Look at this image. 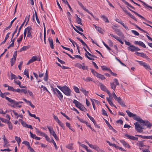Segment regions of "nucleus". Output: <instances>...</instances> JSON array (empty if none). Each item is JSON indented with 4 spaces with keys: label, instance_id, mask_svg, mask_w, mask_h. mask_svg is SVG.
<instances>
[{
    "label": "nucleus",
    "instance_id": "9d476101",
    "mask_svg": "<svg viewBox=\"0 0 152 152\" xmlns=\"http://www.w3.org/2000/svg\"><path fill=\"white\" fill-rule=\"evenodd\" d=\"M128 48L129 50L132 52L140 50V49L138 48V47H136L135 46L132 45L129 47Z\"/></svg>",
    "mask_w": 152,
    "mask_h": 152
},
{
    "label": "nucleus",
    "instance_id": "58836bf2",
    "mask_svg": "<svg viewBox=\"0 0 152 152\" xmlns=\"http://www.w3.org/2000/svg\"><path fill=\"white\" fill-rule=\"evenodd\" d=\"M125 136L127 137L129 139L134 140V136H131V135H129L127 134H125Z\"/></svg>",
    "mask_w": 152,
    "mask_h": 152
},
{
    "label": "nucleus",
    "instance_id": "a18cd8bd",
    "mask_svg": "<svg viewBox=\"0 0 152 152\" xmlns=\"http://www.w3.org/2000/svg\"><path fill=\"white\" fill-rule=\"evenodd\" d=\"M73 145V144H69L68 145L66 146V147L68 149H73V147L72 145Z\"/></svg>",
    "mask_w": 152,
    "mask_h": 152
},
{
    "label": "nucleus",
    "instance_id": "4468645a",
    "mask_svg": "<svg viewBox=\"0 0 152 152\" xmlns=\"http://www.w3.org/2000/svg\"><path fill=\"white\" fill-rule=\"evenodd\" d=\"M120 142L123 144V145L126 148H130V146L129 144L126 142L124 140H120Z\"/></svg>",
    "mask_w": 152,
    "mask_h": 152
},
{
    "label": "nucleus",
    "instance_id": "b1692460",
    "mask_svg": "<svg viewBox=\"0 0 152 152\" xmlns=\"http://www.w3.org/2000/svg\"><path fill=\"white\" fill-rule=\"evenodd\" d=\"M122 106L126 107V106L125 105L124 102V101H122V100L120 98V100H119L118 101H117Z\"/></svg>",
    "mask_w": 152,
    "mask_h": 152
},
{
    "label": "nucleus",
    "instance_id": "9b49d317",
    "mask_svg": "<svg viewBox=\"0 0 152 152\" xmlns=\"http://www.w3.org/2000/svg\"><path fill=\"white\" fill-rule=\"evenodd\" d=\"M31 30L32 28L30 26H28L26 28V30L28 33L27 37L32 38V35L31 34L32 33Z\"/></svg>",
    "mask_w": 152,
    "mask_h": 152
},
{
    "label": "nucleus",
    "instance_id": "0e129e2a",
    "mask_svg": "<svg viewBox=\"0 0 152 152\" xmlns=\"http://www.w3.org/2000/svg\"><path fill=\"white\" fill-rule=\"evenodd\" d=\"M15 61H14L13 58H12L11 59L10 62L12 66L14 64Z\"/></svg>",
    "mask_w": 152,
    "mask_h": 152
},
{
    "label": "nucleus",
    "instance_id": "864d4df0",
    "mask_svg": "<svg viewBox=\"0 0 152 152\" xmlns=\"http://www.w3.org/2000/svg\"><path fill=\"white\" fill-rule=\"evenodd\" d=\"M26 19H25V20H24V22L20 26V27L18 29V30L19 31V32L20 31L21 29L22 28L24 24L26 22Z\"/></svg>",
    "mask_w": 152,
    "mask_h": 152
},
{
    "label": "nucleus",
    "instance_id": "c85d7f7f",
    "mask_svg": "<svg viewBox=\"0 0 152 152\" xmlns=\"http://www.w3.org/2000/svg\"><path fill=\"white\" fill-rule=\"evenodd\" d=\"M76 16L77 17V23L79 24H80L81 25H82V23H81V18H79L78 17L77 15L76 14Z\"/></svg>",
    "mask_w": 152,
    "mask_h": 152
},
{
    "label": "nucleus",
    "instance_id": "4be33fe9",
    "mask_svg": "<svg viewBox=\"0 0 152 152\" xmlns=\"http://www.w3.org/2000/svg\"><path fill=\"white\" fill-rule=\"evenodd\" d=\"M114 29L115 32L116 33L118 36H121L122 35V33L120 30L117 28H114Z\"/></svg>",
    "mask_w": 152,
    "mask_h": 152
},
{
    "label": "nucleus",
    "instance_id": "79ce46f5",
    "mask_svg": "<svg viewBox=\"0 0 152 152\" xmlns=\"http://www.w3.org/2000/svg\"><path fill=\"white\" fill-rule=\"evenodd\" d=\"M127 15L129 16L131 18L134 20H135L137 21V20L136 18H135L134 16L132 14H131L130 12L127 13Z\"/></svg>",
    "mask_w": 152,
    "mask_h": 152
},
{
    "label": "nucleus",
    "instance_id": "f03ea898",
    "mask_svg": "<svg viewBox=\"0 0 152 152\" xmlns=\"http://www.w3.org/2000/svg\"><path fill=\"white\" fill-rule=\"evenodd\" d=\"M57 87L62 91L67 96H70L71 91L70 89L66 86H57Z\"/></svg>",
    "mask_w": 152,
    "mask_h": 152
},
{
    "label": "nucleus",
    "instance_id": "ea45409f",
    "mask_svg": "<svg viewBox=\"0 0 152 152\" xmlns=\"http://www.w3.org/2000/svg\"><path fill=\"white\" fill-rule=\"evenodd\" d=\"M84 80L86 82H88L91 81H92V79L90 77H87L86 79L83 78Z\"/></svg>",
    "mask_w": 152,
    "mask_h": 152
},
{
    "label": "nucleus",
    "instance_id": "c756f323",
    "mask_svg": "<svg viewBox=\"0 0 152 152\" xmlns=\"http://www.w3.org/2000/svg\"><path fill=\"white\" fill-rule=\"evenodd\" d=\"M89 146L90 148H92L95 150L96 151L97 148H98V147L97 145H93L92 144L89 145Z\"/></svg>",
    "mask_w": 152,
    "mask_h": 152
},
{
    "label": "nucleus",
    "instance_id": "39448f33",
    "mask_svg": "<svg viewBox=\"0 0 152 152\" xmlns=\"http://www.w3.org/2000/svg\"><path fill=\"white\" fill-rule=\"evenodd\" d=\"M5 98L6 100H7L9 102L11 103V104H13V105H11L10 106L13 107H17L18 105V102H16L15 100L12 99L8 97L7 96H5Z\"/></svg>",
    "mask_w": 152,
    "mask_h": 152
},
{
    "label": "nucleus",
    "instance_id": "680f3d73",
    "mask_svg": "<svg viewBox=\"0 0 152 152\" xmlns=\"http://www.w3.org/2000/svg\"><path fill=\"white\" fill-rule=\"evenodd\" d=\"M28 148L31 152H35L34 149L32 148L30 146H28Z\"/></svg>",
    "mask_w": 152,
    "mask_h": 152
},
{
    "label": "nucleus",
    "instance_id": "603ef678",
    "mask_svg": "<svg viewBox=\"0 0 152 152\" xmlns=\"http://www.w3.org/2000/svg\"><path fill=\"white\" fill-rule=\"evenodd\" d=\"M91 72L94 74V76H96L98 73L96 72L94 69H91Z\"/></svg>",
    "mask_w": 152,
    "mask_h": 152
},
{
    "label": "nucleus",
    "instance_id": "a19ab883",
    "mask_svg": "<svg viewBox=\"0 0 152 152\" xmlns=\"http://www.w3.org/2000/svg\"><path fill=\"white\" fill-rule=\"evenodd\" d=\"M15 139L16 140V141L17 142L18 144H19V143L21 142V140L20 138L18 137L17 136H15Z\"/></svg>",
    "mask_w": 152,
    "mask_h": 152
},
{
    "label": "nucleus",
    "instance_id": "423d86ee",
    "mask_svg": "<svg viewBox=\"0 0 152 152\" xmlns=\"http://www.w3.org/2000/svg\"><path fill=\"white\" fill-rule=\"evenodd\" d=\"M99 85L102 91H104L107 93L109 97H111V96L110 92L107 89L106 86L101 83H99Z\"/></svg>",
    "mask_w": 152,
    "mask_h": 152
},
{
    "label": "nucleus",
    "instance_id": "f3484780",
    "mask_svg": "<svg viewBox=\"0 0 152 152\" xmlns=\"http://www.w3.org/2000/svg\"><path fill=\"white\" fill-rule=\"evenodd\" d=\"M48 41L49 42L50 48L51 49L54 48V45L53 43V41L52 39L50 37L48 38Z\"/></svg>",
    "mask_w": 152,
    "mask_h": 152
},
{
    "label": "nucleus",
    "instance_id": "cd10ccee",
    "mask_svg": "<svg viewBox=\"0 0 152 152\" xmlns=\"http://www.w3.org/2000/svg\"><path fill=\"white\" fill-rule=\"evenodd\" d=\"M107 99L108 102L109 104L111 106H113L114 105V104L112 102V100H111L110 98L109 97H107Z\"/></svg>",
    "mask_w": 152,
    "mask_h": 152
},
{
    "label": "nucleus",
    "instance_id": "37998d69",
    "mask_svg": "<svg viewBox=\"0 0 152 152\" xmlns=\"http://www.w3.org/2000/svg\"><path fill=\"white\" fill-rule=\"evenodd\" d=\"M17 51H15L14 53V54L13 55V58H13L14 61H15V60H16V58L17 55Z\"/></svg>",
    "mask_w": 152,
    "mask_h": 152
},
{
    "label": "nucleus",
    "instance_id": "5701e85b",
    "mask_svg": "<svg viewBox=\"0 0 152 152\" xmlns=\"http://www.w3.org/2000/svg\"><path fill=\"white\" fill-rule=\"evenodd\" d=\"M101 17L102 18L105 22L109 23V21L108 20V18L104 15H102L101 16Z\"/></svg>",
    "mask_w": 152,
    "mask_h": 152
},
{
    "label": "nucleus",
    "instance_id": "338daca9",
    "mask_svg": "<svg viewBox=\"0 0 152 152\" xmlns=\"http://www.w3.org/2000/svg\"><path fill=\"white\" fill-rule=\"evenodd\" d=\"M82 65L80 64L77 63L76 64V66L78 68L80 69H81L82 67Z\"/></svg>",
    "mask_w": 152,
    "mask_h": 152
},
{
    "label": "nucleus",
    "instance_id": "09e8293b",
    "mask_svg": "<svg viewBox=\"0 0 152 152\" xmlns=\"http://www.w3.org/2000/svg\"><path fill=\"white\" fill-rule=\"evenodd\" d=\"M22 143L24 144L27 146H28H28H30L29 143L27 141H24L22 142Z\"/></svg>",
    "mask_w": 152,
    "mask_h": 152
},
{
    "label": "nucleus",
    "instance_id": "774afa93",
    "mask_svg": "<svg viewBox=\"0 0 152 152\" xmlns=\"http://www.w3.org/2000/svg\"><path fill=\"white\" fill-rule=\"evenodd\" d=\"M45 137L47 141L49 142H51L50 139L48 137L47 135H46Z\"/></svg>",
    "mask_w": 152,
    "mask_h": 152
},
{
    "label": "nucleus",
    "instance_id": "f704fd0d",
    "mask_svg": "<svg viewBox=\"0 0 152 152\" xmlns=\"http://www.w3.org/2000/svg\"><path fill=\"white\" fill-rule=\"evenodd\" d=\"M86 53H85V56L86 57H87L88 59L91 60H94V58L90 57L88 56V53L89 52H88L87 50H86Z\"/></svg>",
    "mask_w": 152,
    "mask_h": 152
},
{
    "label": "nucleus",
    "instance_id": "de8ad7c7",
    "mask_svg": "<svg viewBox=\"0 0 152 152\" xmlns=\"http://www.w3.org/2000/svg\"><path fill=\"white\" fill-rule=\"evenodd\" d=\"M141 2V3H142L143 4V5L146 6V7H148L152 9V7L150 6H149L147 4H146L145 2L144 1H141V0H139Z\"/></svg>",
    "mask_w": 152,
    "mask_h": 152
},
{
    "label": "nucleus",
    "instance_id": "bb28decb",
    "mask_svg": "<svg viewBox=\"0 0 152 152\" xmlns=\"http://www.w3.org/2000/svg\"><path fill=\"white\" fill-rule=\"evenodd\" d=\"M140 56L143 58H145L147 60H148V59H149V58L145 54H144L143 53H141Z\"/></svg>",
    "mask_w": 152,
    "mask_h": 152
},
{
    "label": "nucleus",
    "instance_id": "473e14b6",
    "mask_svg": "<svg viewBox=\"0 0 152 152\" xmlns=\"http://www.w3.org/2000/svg\"><path fill=\"white\" fill-rule=\"evenodd\" d=\"M86 53H85V56L86 57H87L88 59L91 60H94V58L90 57L88 56V53L89 52H88L87 50H86Z\"/></svg>",
    "mask_w": 152,
    "mask_h": 152
},
{
    "label": "nucleus",
    "instance_id": "6e6d98bb",
    "mask_svg": "<svg viewBox=\"0 0 152 152\" xmlns=\"http://www.w3.org/2000/svg\"><path fill=\"white\" fill-rule=\"evenodd\" d=\"M114 83H115V85H116V86H117V85H119V83L118 82V80L116 79V78H115L114 79Z\"/></svg>",
    "mask_w": 152,
    "mask_h": 152
},
{
    "label": "nucleus",
    "instance_id": "5fc2aeb1",
    "mask_svg": "<svg viewBox=\"0 0 152 152\" xmlns=\"http://www.w3.org/2000/svg\"><path fill=\"white\" fill-rule=\"evenodd\" d=\"M44 79V80L46 81H47L48 80V73L47 71H46V72L45 73Z\"/></svg>",
    "mask_w": 152,
    "mask_h": 152
},
{
    "label": "nucleus",
    "instance_id": "4d7b16f0",
    "mask_svg": "<svg viewBox=\"0 0 152 152\" xmlns=\"http://www.w3.org/2000/svg\"><path fill=\"white\" fill-rule=\"evenodd\" d=\"M113 97L117 101H118L119 100H120V99L121 98L120 97H117L116 95L113 96Z\"/></svg>",
    "mask_w": 152,
    "mask_h": 152
},
{
    "label": "nucleus",
    "instance_id": "e2e57ef3",
    "mask_svg": "<svg viewBox=\"0 0 152 152\" xmlns=\"http://www.w3.org/2000/svg\"><path fill=\"white\" fill-rule=\"evenodd\" d=\"M76 26V28H77L78 30H79V31H82V32H83V30L82 29V28H80V26Z\"/></svg>",
    "mask_w": 152,
    "mask_h": 152
},
{
    "label": "nucleus",
    "instance_id": "49530a36",
    "mask_svg": "<svg viewBox=\"0 0 152 152\" xmlns=\"http://www.w3.org/2000/svg\"><path fill=\"white\" fill-rule=\"evenodd\" d=\"M102 69L103 70H108L110 71V69L108 68L106 66H101Z\"/></svg>",
    "mask_w": 152,
    "mask_h": 152
},
{
    "label": "nucleus",
    "instance_id": "c9c22d12",
    "mask_svg": "<svg viewBox=\"0 0 152 152\" xmlns=\"http://www.w3.org/2000/svg\"><path fill=\"white\" fill-rule=\"evenodd\" d=\"M111 88L113 89L114 91L115 90L116 88V85L114 84L113 82L110 83Z\"/></svg>",
    "mask_w": 152,
    "mask_h": 152
},
{
    "label": "nucleus",
    "instance_id": "13d9d810",
    "mask_svg": "<svg viewBox=\"0 0 152 152\" xmlns=\"http://www.w3.org/2000/svg\"><path fill=\"white\" fill-rule=\"evenodd\" d=\"M35 17H36V20H37V22L39 24L40 22H39V19L38 18L37 12H36V11H35Z\"/></svg>",
    "mask_w": 152,
    "mask_h": 152
},
{
    "label": "nucleus",
    "instance_id": "2f4dec72",
    "mask_svg": "<svg viewBox=\"0 0 152 152\" xmlns=\"http://www.w3.org/2000/svg\"><path fill=\"white\" fill-rule=\"evenodd\" d=\"M7 124H8L9 129L12 130V125L10 121H8Z\"/></svg>",
    "mask_w": 152,
    "mask_h": 152
},
{
    "label": "nucleus",
    "instance_id": "412c9836",
    "mask_svg": "<svg viewBox=\"0 0 152 152\" xmlns=\"http://www.w3.org/2000/svg\"><path fill=\"white\" fill-rule=\"evenodd\" d=\"M93 26L100 33H102L103 32V30L99 27H98L96 26V25L94 24Z\"/></svg>",
    "mask_w": 152,
    "mask_h": 152
},
{
    "label": "nucleus",
    "instance_id": "052dcab7",
    "mask_svg": "<svg viewBox=\"0 0 152 152\" xmlns=\"http://www.w3.org/2000/svg\"><path fill=\"white\" fill-rule=\"evenodd\" d=\"M53 117L54 119L57 122H58L59 121H60L57 116H55V115H53Z\"/></svg>",
    "mask_w": 152,
    "mask_h": 152
},
{
    "label": "nucleus",
    "instance_id": "e433bc0d",
    "mask_svg": "<svg viewBox=\"0 0 152 152\" xmlns=\"http://www.w3.org/2000/svg\"><path fill=\"white\" fill-rule=\"evenodd\" d=\"M73 88L75 92L77 93H80L79 89L78 88L75 86H74Z\"/></svg>",
    "mask_w": 152,
    "mask_h": 152
},
{
    "label": "nucleus",
    "instance_id": "1a4fd4ad",
    "mask_svg": "<svg viewBox=\"0 0 152 152\" xmlns=\"http://www.w3.org/2000/svg\"><path fill=\"white\" fill-rule=\"evenodd\" d=\"M48 128L50 134H51L56 140L58 139V138L53 129L51 127H48Z\"/></svg>",
    "mask_w": 152,
    "mask_h": 152
},
{
    "label": "nucleus",
    "instance_id": "7ed1b4c3",
    "mask_svg": "<svg viewBox=\"0 0 152 152\" xmlns=\"http://www.w3.org/2000/svg\"><path fill=\"white\" fill-rule=\"evenodd\" d=\"M73 103L75 104L77 107L79 108L80 110L85 112L87 110L80 103L75 99H74L73 101Z\"/></svg>",
    "mask_w": 152,
    "mask_h": 152
},
{
    "label": "nucleus",
    "instance_id": "a878e982",
    "mask_svg": "<svg viewBox=\"0 0 152 152\" xmlns=\"http://www.w3.org/2000/svg\"><path fill=\"white\" fill-rule=\"evenodd\" d=\"M80 90L81 91H82L85 95H87L88 93V91H87L83 87H81L80 88Z\"/></svg>",
    "mask_w": 152,
    "mask_h": 152
},
{
    "label": "nucleus",
    "instance_id": "20e7f679",
    "mask_svg": "<svg viewBox=\"0 0 152 152\" xmlns=\"http://www.w3.org/2000/svg\"><path fill=\"white\" fill-rule=\"evenodd\" d=\"M52 90L54 92V94L58 97L59 99L61 100L63 98V95L61 92L56 88H54L51 87Z\"/></svg>",
    "mask_w": 152,
    "mask_h": 152
},
{
    "label": "nucleus",
    "instance_id": "69168bd1",
    "mask_svg": "<svg viewBox=\"0 0 152 152\" xmlns=\"http://www.w3.org/2000/svg\"><path fill=\"white\" fill-rule=\"evenodd\" d=\"M21 124L23 126L26 127L27 124L26 123L24 122L22 120H21Z\"/></svg>",
    "mask_w": 152,
    "mask_h": 152
},
{
    "label": "nucleus",
    "instance_id": "2eb2a0df",
    "mask_svg": "<svg viewBox=\"0 0 152 152\" xmlns=\"http://www.w3.org/2000/svg\"><path fill=\"white\" fill-rule=\"evenodd\" d=\"M76 38L82 43V45L83 46H86L87 48L90 51V50L89 49V48L88 47V46L82 39H81L78 37H77Z\"/></svg>",
    "mask_w": 152,
    "mask_h": 152
},
{
    "label": "nucleus",
    "instance_id": "a211bd4d",
    "mask_svg": "<svg viewBox=\"0 0 152 152\" xmlns=\"http://www.w3.org/2000/svg\"><path fill=\"white\" fill-rule=\"evenodd\" d=\"M145 141V140H144L142 141H138L137 143V145L141 147H144V145L143 142Z\"/></svg>",
    "mask_w": 152,
    "mask_h": 152
},
{
    "label": "nucleus",
    "instance_id": "3c124183",
    "mask_svg": "<svg viewBox=\"0 0 152 152\" xmlns=\"http://www.w3.org/2000/svg\"><path fill=\"white\" fill-rule=\"evenodd\" d=\"M102 114L104 115L108 116L107 114L106 113V112L103 109H102Z\"/></svg>",
    "mask_w": 152,
    "mask_h": 152
},
{
    "label": "nucleus",
    "instance_id": "dca6fc26",
    "mask_svg": "<svg viewBox=\"0 0 152 152\" xmlns=\"http://www.w3.org/2000/svg\"><path fill=\"white\" fill-rule=\"evenodd\" d=\"M30 47V45H28L27 46H24L19 50V52H22L23 51H25L28 49Z\"/></svg>",
    "mask_w": 152,
    "mask_h": 152
},
{
    "label": "nucleus",
    "instance_id": "c03bdc74",
    "mask_svg": "<svg viewBox=\"0 0 152 152\" xmlns=\"http://www.w3.org/2000/svg\"><path fill=\"white\" fill-rule=\"evenodd\" d=\"M8 90L9 91H15V89H14L12 86H9L8 88Z\"/></svg>",
    "mask_w": 152,
    "mask_h": 152
},
{
    "label": "nucleus",
    "instance_id": "f8f14e48",
    "mask_svg": "<svg viewBox=\"0 0 152 152\" xmlns=\"http://www.w3.org/2000/svg\"><path fill=\"white\" fill-rule=\"evenodd\" d=\"M126 112L127 114L129 117H133V119L135 120V119L137 117H139L137 115H136L135 114H134L133 113H131L129 110H126Z\"/></svg>",
    "mask_w": 152,
    "mask_h": 152
},
{
    "label": "nucleus",
    "instance_id": "4c0bfd02",
    "mask_svg": "<svg viewBox=\"0 0 152 152\" xmlns=\"http://www.w3.org/2000/svg\"><path fill=\"white\" fill-rule=\"evenodd\" d=\"M24 75L26 76L29 79V77L28 75V70L27 69H25L24 71Z\"/></svg>",
    "mask_w": 152,
    "mask_h": 152
},
{
    "label": "nucleus",
    "instance_id": "8fccbe9b",
    "mask_svg": "<svg viewBox=\"0 0 152 152\" xmlns=\"http://www.w3.org/2000/svg\"><path fill=\"white\" fill-rule=\"evenodd\" d=\"M131 31L136 36H139V34L136 31L132 30Z\"/></svg>",
    "mask_w": 152,
    "mask_h": 152
},
{
    "label": "nucleus",
    "instance_id": "ddd939ff",
    "mask_svg": "<svg viewBox=\"0 0 152 152\" xmlns=\"http://www.w3.org/2000/svg\"><path fill=\"white\" fill-rule=\"evenodd\" d=\"M134 44L135 45H137L139 46H141L144 48H146V46L145 44L141 41H135L134 42Z\"/></svg>",
    "mask_w": 152,
    "mask_h": 152
},
{
    "label": "nucleus",
    "instance_id": "f257e3e1",
    "mask_svg": "<svg viewBox=\"0 0 152 152\" xmlns=\"http://www.w3.org/2000/svg\"><path fill=\"white\" fill-rule=\"evenodd\" d=\"M135 119L136 121H139L141 125L136 122L134 123L135 129L138 132H141L143 131L142 129H144L143 126H146L148 128H150L152 126V124L148 121H145L140 117H137Z\"/></svg>",
    "mask_w": 152,
    "mask_h": 152
},
{
    "label": "nucleus",
    "instance_id": "393cba45",
    "mask_svg": "<svg viewBox=\"0 0 152 152\" xmlns=\"http://www.w3.org/2000/svg\"><path fill=\"white\" fill-rule=\"evenodd\" d=\"M126 5L130 7L132 9L134 10L135 9V8L131 6L129 3L128 2L126 1L125 0H121Z\"/></svg>",
    "mask_w": 152,
    "mask_h": 152
},
{
    "label": "nucleus",
    "instance_id": "bf43d9fd",
    "mask_svg": "<svg viewBox=\"0 0 152 152\" xmlns=\"http://www.w3.org/2000/svg\"><path fill=\"white\" fill-rule=\"evenodd\" d=\"M28 114L30 116H31V117H34V118H36L35 117H36V116L35 115L32 114L30 112L29 110L28 111Z\"/></svg>",
    "mask_w": 152,
    "mask_h": 152
},
{
    "label": "nucleus",
    "instance_id": "0eeeda50",
    "mask_svg": "<svg viewBox=\"0 0 152 152\" xmlns=\"http://www.w3.org/2000/svg\"><path fill=\"white\" fill-rule=\"evenodd\" d=\"M139 64L143 66L147 70L149 69L151 70L150 66L148 64H147L146 63L141 61H137Z\"/></svg>",
    "mask_w": 152,
    "mask_h": 152
},
{
    "label": "nucleus",
    "instance_id": "6ab92c4d",
    "mask_svg": "<svg viewBox=\"0 0 152 152\" xmlns=\"http://www.w3.org/2000/svg\"><path fill=\"white\" fill-rule=\"evenodd\" d=\"M23 100L27 104L29 103L30 106L32 108H34V106L32 104L31 101L27 100L25 98H23Z\"/></svg>",
    "mask_w": 152,
    "mask_h": 152
},
{
    "label": "nucleus",
    "instance_id": "7c9ffc66",
    "mask_svg": "<svg viewBox=\"0 0 152 152\" xmlns=\"http://www.w3.org/2000/svg\"><path fill=\"white\" fill-rule=\"evenodd\" d=\"M11 80H13V79H16L18 78V77H17L16 75L12 73H11Z\"/></svg>",
    "mask_w": 152,
    "mask_h": 152
},
{
    "label": "nucleus",
    "instance_id": "72a5a7b5",
    "mask_svg": "<svg viewBox=\"0 0 152 152\" xmlns=\"http://www.w3.org/2000/svg\"><path fill=\"white\" fill-rule=\"evenodd\" d=\"M86 53H85V56L86 57H87L88 59L91 60H94V58L90 57L88 56V53L89 52H88L87 50H86Z\"/></svg>",
    "mask_w": 152,
    "mask_h": 152
},
{
    "label": "nucleus",
    "instance_id": "6e6552de",
    "mask_svg": "<svg viewBox=\"0 0 152 152\" xmlns=\"http://www.w3.org/2000/svg\"><path fill=\"white\" fill-rule=\"evenodd\" d=\"M36 60L39 61H40V58H39L38 56H33L31 58V59L29 60L27 63V65H28L30 64L33 63L34 61Z\"/></svg>",
    "mask_w": 152,
    "mask_h": 152
},
{
    "label": "nucleus",
    "instance_id": "aec40b11",
    "mask_svg": "<svg viewBox=\"0 0 152 152\" xmlns=\"http://www.w3.org/2000/svg\"><path fill=\"white\" fill-rule=\"evenodd\" d=\"M96 76L97 77L100 79L102 80H104L105 79V78L104 75L100 74L98 73L96 75Z\"/></svg>",
    "mask_w": 152,
    "mask_h": 152
}]
</instances>
